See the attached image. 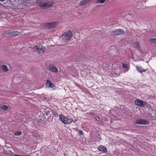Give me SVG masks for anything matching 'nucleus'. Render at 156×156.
I'll return each mask as SVG.
<instances>
[{
	"label": "nucleus",
	"instance_id": "nucleus-3",
	"mask_svg": "<svg viewBox=\"0 0 156 156\" xmlns=\"http://www.w3.org/2000/svg\"><path fill=\"white\" fill-rule=\"evenodd\" d=\"M34 49L39 54L42 53L45 51V48L42 45L35 46Z\"/></svg>",
	"mask_w": 156,
	"mask_h": 156
},
{
	"label": "nucleus",
	"instance_id": "nucleus-19",
	"mask_svg": "<svg viewBox=\"0 0 156 156\" xmlns=\"http://www.w3.org/2000/svg\"><path fill=\"white\" fill-rule=\"evenodd\" d=\"M149 41L151 43L156 44V38H150L149 39Z\"/></svg>",
	"mask_w": 156,
	"mask_h": 156
},
{
	"label": "nucleus",
	"instance_id": "nucleus-40",
	"mask_svg": "<svg viewBox=\"0 0 156 156\" xmlns=\"http://www.w3.org/2000/svg\"><path fill=\"white\" fill-rule=\"evenodd\" d=\"M45 110H46L47 109H46V108H45Z\"/></svg>",
	"mask_w": 156,
	"mask_h": 156
},
{
	"label": "nucleus",
	"instance_id": "nucleus-17",
	"mask_svg": "<svg viewBox=\"0 0 156 156\" xmlns=\"http://www.w3.org/2000/svg\"><path fill=\"white\" fill-rule=\"evenodd\" d=\"M53 115H52L51 114H50V116L48 118L47 120L48 121L50 122H51L53 120Z\"/></svg>",
	"mask_w": 156,
	"mask_h": 156
},
{
	"label": "nucleus",
	"instance_id": "nucleus-39",
	"mask_svg": "<svg viewBox=\"0 0 156 156\" xmlns=\"http://www.w3.org/2000/svg\"><path fill=\"white\" fill-rule=\"evenodd\" d=\"M138 108V109H139V110H140V109H139V108Z\"/></svg>",
	"mask_w": 156,
	"mask_h": 156
},
{
	"label": "nucleus",
	"instance_id": "nucleus-23",
	"mask_svg": "<svg viewBox=\"0 0 156 156\" xmlns=\"http://www.w3.org/2000/svg\"><path fill=\"white\" fill-rule=\"evenodd\" d=\"M86 3H85L84 0H82L80 2L79 4L82 5H85Z\"/></svg>",
	"mask_w": 156,
	"mask_h": 156
},
{
	"label": "nucleus",
	"instance_id": "nucleus-33",
	"mask_svg": "<svg viewBox=\"0 0 156 156\" xmlns=\"http://www.w3.org/2000/svg\"><path fill=\"white\" fill-rule=\"evenodd\" d=\"M90 115H95V112H91L90 113Z\"/></svg>",
	"mask_w": 156,
	"mask_h": 156
},
{
	"label": "nucleus",
	"instance_id": "nucleus-32",
	"mask_svg": "<svg viewBox=\"0 0 156 156\" xmlns=\"http://www.w3.org/2000/svg\"><path fill=\"white\" fill-rule=\"evenodd\" d=\"M0 108V110L1 111L2 110L6 111L9 108Z\"/></svg>",
	"mask_w": 156,
	"mask_h": 156
},
{
	"label": "nucleus",
	"instance_id": "nucleus-29",
	"mask_svg": "<svg viewBox=\"0 0 156 156\" xmlns=\"http://www.w3.org/2000/svg\"><path fill=\"white\" fill-rule=\"evenodd\" d=\"M43 121V120H42V119H39L38 120V122L40 124H43V123L42 122Z\"/></svg>",
	"mask_w": 156,
	"mask_h": 156
},
{
	"label": "nucleus",
	"instance_id": "nucleus-14",
	"mask_svg": "<svg viewBox=\"0 0 156 156\" xmlns=\"http://www.w3.org/2000/svg\"><path fill=\"white\" fill-rule=\"evenodd\" d=\"M73 120L72 119H68L66 118V120L65 124H70L73 122Z\"/></svg>",
	"mask_w": 156,
	"mask_h": 156
},
{
	"label": "nucleus",
	"instance_id": "nucleus-37",
	"mask_svg": "<svg viewBox=\"0 0 156 156\" xmlns=\"http://www.w3.org/2000/svg\"><path fill=\"white\" fill-rule=\"evenodd\" d=\"M7 1H8L9 2H10V3L11 2L10 0H7Z\"/></svg>",
	"mask_w": 156,
	"mask_h": 156
},
{
	"label": "nucleus",
	"instance_id": "nucleus-25",
	"mask_svg": "<svg viewBox=\"0 0 156 156\" xmlns=\"http://www.w3.org/2000/svg\"><path fill=\"white\" fill-rule=\"evenodd\" d=\"M49 24H50V23H48L46 24L45 25V26L47 28H51V25H49Z\"/></svg>",
	"mask_w": 156,
	"mask_h": 156
},
{
	"label": "nucleus",
	"instance_id": "nucleus-1",
	"mask_svg": "<svg viewBox=\"0 0 156 156\" xmlns=\"http://www.w3.org/2000/svg\"><path fill=\"white\" fill-rule=\"evenodd\" d=\"M36 3L41 9H46L52 6V3L48 1H44L42 0H37Z\"/></svg>",
	"mask_w": 156,
	"mask_h": 156
},
{
	"label": "nucleus",
	"instance_id": "nucleus-12",
	"mask_svg": "<svg viewBox=\"0 0 156 156\" xmlns=\"http://www.w3.org/2000/svg\"><path fill=\"white\" fill-rule=\"evenodd\" d=\"M1 68L2 70L5 72H7L8 71V69L7 67L5 65H2L1 66Z\"/></svg>",
	"mask_w": 156,
	"mask_h": 156
},
{
	"label": "nucleus",
	"instance_id": "nucleus-10",
	"mask_svg": "<svg viewBox=\"0 0 156 156\" xmlns=\"http://www.w3.org/2000/svg\"><path fill=\"white\" fill-rule=\"evenodd\" d=\"M60 119L61 121L64 124H65L66 121V117H65L63 115H59Z\"/></svg>",
	"mask_w": 156,
	"mask_h": 156
},
{
	"label": "nucleus",
	"instance_id": "nucleus-18",
	"mask_svg": "<svg viewBox=\"0 0 156 156\" xmlns=\"http://www.w3.org/2000/svg\"><path fill=\"white\" fill-rule=\"evenodd\" d=\"M109 117H103V121L105 122V123L106 124H107L108 123V122L109 120Z\"/></svg>",
	"mask_w": 156,
	"mask_h": 156
},
{
	"label": "nucleus",
	"instance_id": "nucleus-22",
	"mask_svg": "<svg viewBox=\"0 0 156 156\" xmlns=\"http://www.w3.org/2000/svg\"><path fill=\"white\" fill-rule=\"evenodd\" d=\"M41 99L44 101H48L50 100V99L49 98H47L45 97H41Z\"/></svg>",
	"mask_w": 156,
	"mask_h": 156
},
{
	"label": "nucleus",
	"instance_id": "nucleus-21",
	"mask_svg": "<svg viewBox=\"0 0 156 156\" xmlns=\"http://www.w3.org/2000/svg\"><path fill=\"white\" fill-rule=\"evenodd\" d=\"M12 34V35L13 36H16L18 35L19 34V32L17 31H13L11 32Z\"/></svg>",
	"mask_w": 156,
	"mask_h": 156
},
{
	"label": "nucleus",
	"instance_id": "nucleus-8",
	"mask_svg": "<svg viewBox=\"0 0 156 156\" xmlns=\"http://www.w3.org/2000/svg\"><path fill=\"white\" fill-rule=\"evenodd\" d=\"M46 85L47 86H48L49 87L53 89H55V85L52 83H51L49 80H47V82L46 83Z\"/></svg>",
	"mask_w": 156,
	"mask_h": 156
},
{
	"label": "nucleus",
	"instance_id": "nucleus-24",
	"mask_svg": "<svg viewBox=\"0 0 156 156\" xmlns=\"http://www.w3.org/2000/svg\"><path fill=\"white\" fill-rule=\"evenodd\" d=\"M51 111V109H49L48 111H45V115H49L50 114V112Z\"/></svg>",
	"mask_w": 156,
	"mask_h": 156
},
{
	"label": "nucleus",
	"instance_id": "nucleus-34",
	"mask_svg": "<svg viewBox=\"0 0 156 156\" xmlns=\"http://www.w3.org/2000/svg\"><path fill=\"white\" fill-rule=\"evenodd\" d=\"M124 118H129V117H130V115H129L128 116H127V117H126L125 115L123 116Z\"/></svg>",
	"mask_w": 156,
	"mask_h": 156
},
{
	"label": "nucleus",
	"instance_id": "nucleus-35",
	"mask_svg": "<svg viewBox=\"0 0 156 156\" xmlns=\"http://www.w3.org/2000/svg\"><path fill=\"white\" fill-rule=\"evenodd\" d=\"M85 2V3H86L88 2H90L91 0H84Z\"/></svg>",
	"mask_w": 156,
	"mask_h": 156
},
{
	"label": "nucleus",
	"instance_id": "nucleus-15",
	"mask_svg": "<svg viewBox=\"0 0 156 156\" xmlns=\"http://www.w3.org/2000/svg\"><path fill=\"white\" fill-rule=\"evenodd\" d=\"M105 0H95L96 3L103 4L104 3Z\"/></svg>",
	"mask_w": 156,
	"mask_h": 156
},
{
	"label": "nucleus",
	"instance_id": "nucleus-30",
	"mask_svg": "<svg viewBox=\"0 0 156 156\" xmlns=\"http://www.w3.org/2000/svg\"><path fill=\"white\" fill-rule=\"evenodd\" d=\"M14 155L15 156H30V155H18V154H14Z\"/></svg>",
	"mask_w": 156,
	"mask_h": 156
},
{
	"label": "nucleus",
	"instance_id": "nucleus-5",
	"mask_svg": "<svg viewBox=\"0 0 156 156\" xmlns=\"http://www.w3.org/2000/svg\"><path fill=\"white\" fill-rule=\"evenodd\" d=\"M136 123L139 125H147L150 123L149 122L144 119H138L136 120Z\"/></svg>",
	"mask_w": 156,
	"mask_h": 156
},
{
	"label": "nucleus",
	"instance_id": "nucleus-38",
	"mask_svg": "<svg viewBox=\"0 0 156 156\" xmlns=\"http://www.w3.org/2000/svg\"><path fill=\"white\" fill-rule=\"evenodd\" d=\"M5 0H0V1H1V2H4L5 1Z\"/></svg>",
	"mask_w": 156,
	"mask_h": 156
},
{
	"label": "nucleus",
	"instance_id": "nucleus-28",
	"mask_svg": "<svg viewBox=\"0 0 156 156\" xmlns=\"http://www.w3.org/2000/svg\"><path fill=\"white\" fill-rule=\"evenodd\" d=\"M53 113L54 114V115L55 116H58V113L56 112H55V111H53Z\"/></svg>",
	"mask_w": 156,
	"mask_h": 156
},
{
	"label": "nucleus",
	"instance_id": "nucleus-7",
	"mask_svg": "<svg viewBox=\"0 0 156 156\" xmlns=\"http://www.w3.org/2000/svg\"><path fill=\"white\" fill-rule=\"evenodd\" d=\"M48 69L49 70L54 73H57L58 72V69L55 66L52 64H51L48 66Z\"/></svg>",
	"mask_w": 156,
	"mask_h": 156
},
{
	"label": "nucleus",
	"instance_id": "nucleus-9",
	"mask_svg": "<svg viewBox=\"0 0 156 156\" xmlns=\"http://www.w3.org/2000/svg\"><path fill=\"white\" fill-rule=\"evenodd\" d=\"M98 149L101 151L103 152L104 153L107 152L106 148L102 145H100L98 147Z\"/></svg>",
	"mask_w": 156,
	"mask_h": 156
},
{
	"label": "nucleus",
	"instance_id": "nucleus-2",
	"mask_svg": "<svg viewBox=\"0 0 156 156\" xmlns=\"http://www.w3.org/2000/svg\"><path fill=\"white\" fill-rule=\"evenodd\" d=\"M73 36L72 32L69 30L66 32L64 33L61 36L62 40L65 42H69Z\"/></svg>",
	"mask_w": 156,
	"mask_h": 156
},
{
	"label": "nucleus",
	"instance_id": "nucleus-16",
	"mask_svg": "<svg viewBox=\"0 0 156 156\" xmlns=\"http://www.w3.org/2000/svg\"><path fill=\"white\" fill-rule=\"evenodd\" d=\"M133 44L136 48H139L140 47V44L138 42L136 41L135 42H134Z\"/></svg>",
	"mask_w": 156,
	"mask_h": 156
},
{
	"label": "nucleus",
	"instance_id": "nucleus-26",
	"mask_svg": "<svg viewBox=\"0 0 156 156\" xmlns=\"http://www.w3.org/2000/svg\"><path fill=\"white\" fill-rule=\"evenodd\" d=\"M78 134L80 136H83L84 134L82 131L81 130H79L78 131Z\"/></svg>",
	"mask_w": 156,
	"mask_h": 156
},
{
	"label": "nucleus",
	"instance_id": "nucleus-20",
	"mask_svg": "<svg viewBox=\"0 0 156 156\" xmlns=\"http://www.w3.org/2000/svg\"><path fill=\"white\" fill-rule=\"evenodd\" d=\"M22 134V133L21 131H18L16 132L14 134V135L15 136H19L21 135Z\"/></svg>",
	"mask_w": 156,
	"mask_h": 156
},
{
	"label": "nucleus",
	"instance_id": "nucleus-27",
	"mask_svg": "<svg viewBox=\"0 0 156 156\" xmlns=\"http://www.w3.org/2000/svg\"><path fill=\"white\" fill-rule=\"evenodd\" d=\"M123 67L124 69H127V65L126 63H124L122 64Z\"/></svg>",
	"mask_w": 156,
	"mask_h": 156
},
{
	"label": "nucleus",
	"instance_id": "nucleus-4",
	"mask_svg": "<svg viewBox=\"0 0 156 156\" xmlns=\"http://www.w3.org/2000/svg\"><path fill=\"white\" fill-rule=\"evenodd\" d=\"M134 103L135 105L141 107H143L147 104V102L138 99L136 100Z\"/></svg>",
	"mask_w": 156,
	"mask_h": 156
},
{
	"label": "nucleus",
	"instance_id": "nucleus-6",
	"mask_svg": "<svg viewBox=\"0 0 156 156\" xmlns=\"http://www.w3.org/2000/svg\"><path fill=\"white\" fill-rule=\"evenodd\" d=\"M124 33V31L123 30L121 29H118L112 31L111 34L112 35H118L123 34Z\"/></svg>",
	"mask_w": 156,
	"mask_h": 156
},
{
	"label": "nucleus",
	"instance_id": "nucleus-36",
	"mask_svg": "<svg viewBox=\"0 0 156 156\" xmlns=\"http://www.w3.org/2000/svg\"><path fill=\"white\" fill-rule=\"evenodd\" d=\"M77 119H76L75 120L73 121V122H74V123H75L77 121Z\"/></svg>",
	"mask_w": 156,
	"mask_h": 156
},
{
	"label": "nucleus",
	"instance_id": "nucleus-31",
	"mask_svg": "<svg viewBox=\"0 0 156 156\" xmlns=\"http://www.w3.org/2000/svg\"><path fill=\"white\" fill-rule=\"evenodd\" d=\"M9 106L8 105H3V104H2L0 105V107H8Z\"/></svg>",
	"mask_w": 156,
	"mask_h": 156
},
{
	"label": "nucleus",
	"instance_id": "nucleus-13",
	"mask_svg": "<svg viewBox=\"0 0 156 156\" xmlns=\"http://www.w3.org/2000/svg\"><path fill=\"white\" fill-rule=\"evenodd\" d=\"M58 24V22H53L51 23H50V24H49V25H51V28L55 27Z\"/></svg>",
	"mask_w": 156,
	"mask_h": 156
},
{
	"label": "nucleus",
	"instance_id": "nucleus-11",
	"mask_svg": "<svg viewBox=\"0 0 156 156\" xmlns=\"http://www.w3.org/2000/svg\"><path fill=\"white\" fill-rule=\"evenodd\" d=\"M136 68L137 71L140 73H142V72H145L147 70V69H143L142 67L138 66H136Z\"/></svg>",
	"mask_w": 156,
	"mask_h": 156
}]
</instances>
